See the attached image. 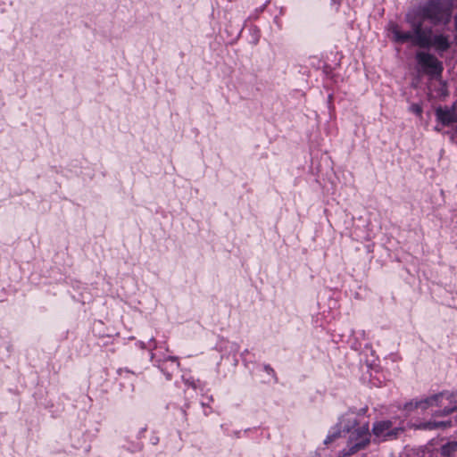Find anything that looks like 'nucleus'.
<instances>
[{
  "mask_svg": "<svg viewBox=\"0 0 457 457\" xmlns=\"http://www.w3.org/2000/svg\"><path fill=\"white\" fill-rule=\"evenodd\" d=\"M452 4L449 2L431 3L420 12H409L405 16V22L409 30L403 31L395 22H389L387 30L391 39L395 43L404 44L410 42L420 48L435 47L437 51H445L449 47L448 38L444 35L433 36L430 29L425 28L423 22L429 20L434 24L447 23L452 13Z\"/></svg>",
  "mask_w": 457,
  "mask_h": 457,
  "instance_id": "obj_1",
  "label": "nucleus"
},
{
  "mask_svg": "<svg viewBox=\"0 0 457 457\" xmlns=\"http://www.w3.org/2000/svg\"><path fill=\"white\" fill-rule=\"evenodd\" d=\"M370 442L369 429L362 426L355 428L350 433L348 438V451L345 454H353L364 448Z\"/></svg>",
  "mask_w": 457,
  "mask_h": 457,
  "instance_id": "obj_2",
  "label": "nucleus"
},
{
  "mask_svg": "<svg viewBox=\"0 0 457 457\" xmlns=\"http://www.w3.org/2000/svg\"><path fill=\"white\" fill-rule=\"evenodd\" d=\"M416 60L423 71L431 75H438L443 71L441 62L436 56L426 52H418Z\"/></svg>",
  "mask_w": 457,
  "mask_h": 457,
  "instance_id": "obj_3",
  "label": "nucleus"
},
{
  "mask_svg": "<svg viewBox=\"0 0 457 457\" xmlns=\"http://www.w3.org/2000/svg\"><path fill=\"white\" fill-rule=\"evenodd\" d=\"M356 418L353 413H346L340 418L337 424L338 428L333 433L329 434L324 440L325 445H328L341 436V430L351 433L352 429H355Z\"/></svg>",
  "mask_w": 457,
  "mask_h": 457,
  "instance_id": "obj_4",
  "label": "nucleus"
},
{
  "mask_svg": "<svg viewBox=\"0 0 457 457\" xmlns=\"http://www.w3.org/2000/svg\"><path fill=\"white\" fill-rule=\"evenodd\" d=\"M374 435L380 440L395 438L403 429L401 428H392V422L389 420L378 421L373 426Z\"/></svg>",
  "mask_w": 457,
  "mask_h": 457,
  "instance_id": "obj_5",
  "label": "nucleus"
},
{
  "mask_svg": "<svg viewBox=\"0 0 457 457\" xmlns=\"http://www.w3.org/2000/svg\"><path fill=\"white\" fill-rule=\"evenodd\" d=\"M436 114L437 120L444 125L457 122V108L455 106L438 108Z\"/></svg>",
  "mask_w": 457,
  "mask_h": 457,
  "instance_id": "obj_6",
  "label": "nucleus"
},
{
  "mask_svg": "<svg viewBox=\"0 0 457 457\" xmlns=\"http://www.w3.org/2000/svg\"><path fill=\"white\" fill-rule=\"evenodd\" d=\"M450 396L451 395L445 394V393L434 395L428 398H426L424 400L417 402L415 403V408H420L422 410H426L427 408H428L430 406L442 405L444 399L446 398L448 400Z\"/></svg>",
  "mask_w": 457,
  "mask_h": 457,
  "instance_id": "obj_7",
  "label": "nucleus"
},
{
  "mask_svg": "<svg viewBox=\"0 0 457 457\" xmlns=\"http://www.w3.org/2000/svg\"><path fill=\"white\" fill-rule=\"evenodd\" d=\"M449 426H451L450 421H440V422L428 421V422L423 424L421 426V428H425V429H436V428H446Z\"/></svg>",
  "mask_w": 457,
  "mask_h": 457,
  "instance_id": "obj_8",
  "label": "nucleus"
},
{
  "mask_svg": "<svg viewBox=\"0 0 457 457\" xmlns=\"http://www.w3.org/2000/svg\"><path fill=\"white\" fill-rule=\"evenodd\" d=\"M456 409H457L456 406H453V407H451V408L445 407L443 411H440L436 412V415L446 416V415H449L450 413H452Z\"/></svg>",
  "mask_w": 457,
  "mask_h": 457,
  "instance_id": "obj_9",
  "label": "nucleus"
},
{
  "mask_svg": "<svg viewBox=\"0 0 457 457\" xmlns=\"http://www.w3.org/2000/svg\"><path fill=\"white\" fill-rule=\"evenodd\" d=\"M457 444H448L443 447V453L449 454L451 451H455Z\"/></svg>",
  "mask_w": 457,
  "mask_h": 457,
  "instance_id": "obj_10",
  "label": "nucleus"
},
{
  "mask_svg": "<svg viewBox=\"0 0 457 457\" xmlns=\"http://www.w3.org/2000/svg\"><path fill=\"white\" fill-rule=\"evenodd\" d=\"M410 110L411 112L417 114V115H420L421 112H422V108L420 105L419 104H412L411 107H410Z\"/></svg>",
  "mask_w": 457,
  "mask_h": 457,
  "instance_id": "obj_11",
  "label": "nucleus"
},
{
  "mask_svg": "<svg viewBox=\"0 0 457 457\" xmlns=\"http://www.w3.org/2000/svg\"><path fill=\"white\" fill-rule=\"evenodd\" d=\"M455 25H456V29H457V13H456V17H455Z\"/></svg>",
  "mask_w": 457,
  "mask_h": 457,
  "instance_id": "obj_12",
  "label": "nucleus"
}]
</instances>
